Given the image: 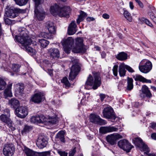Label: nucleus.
Masks as SVG:
<instances>
[{
	"label": "nucleus",
	"mask_w": 156,
	"mask_h": 156,
	"mask_svg": "<svg viewBox=\"0 0 156 156\" xmlns=\"http://www.w3.org/2000/svg\"><path fill=\"white\" fill-rule=\"evenodd\" d=\"M38 123H45L47 122L48 119L43 115H38Z\"/></svg>",
	"instance_id": "36"
},
{
	"label": "nucleus",
	"mask_w": 156,
	"mask_h": 156,
	"mask_svg": "<svg viewBox=\"0 0 156 156\" xmlns=\"http://www.w3.org/2000/svg\"><path fill=\"white\" fill-rule=\"evenodd\" d=\"M118 145L119 147L126 151L127 152H130L133 147L127 140L125 139L119 141L118 142Z\"/></svg>",
	"instance_id": "8"
},
{
	"label": "nucleus",
	"mask_w": 156,
	"mask_h": 156,
	"mask_svg": "<svg viewBox=\"0 0 156 156\" xmlns=\"http://www.w3.org/2000/svg\"><path fill=\"white\" fill-rule=\"evenodd\" d=\"M152 13V10H150V11H149V12H148V14L150 16L151 18V19H154V18H155V16L154 15V14Z\"/></svg>",
	"instance_id": "62"
},
{
	"label": "nucleus",
	"mask_w": 156,
	"mask_h": 156,
	"mask_svg": "<svg viewBox=\"0 0 156 156\" xmlns=\"http://www.w3.org/2000/svg\"><path fill=\"white\" fill-rule=\"evenodd\" d=\"M16 3L20 6L26 4L28 0H14Z\"/></svg>",
	"instance_id": "46"
},
{
	"label": "nucleus",
	"mask_w": 156,
	"mask_h": 156,
	"mask_svg": "<svg viewBox=\"0 0 156 156\" xmlns=\"http://www.w3.org/2000/svg\"><path fill=\"white\" fill-rule=\"evenodd\" d=\"M16 115L19 117L23 118L28 114L27 108L24 106H20L17 108L15 110Z\"/></svg>",
	"instance_id": "11"
},
{
	"label": "nucleus",
	"mask_w": 156,
	"mask_h": 156,
	"mask_svg": "<svg viewBox=\"0 0 156 156\" xmlns=\"http://www.w3.org/2000/svg\"><path fill=\"white\" fill-rule=\"evenodd\" d=\"M134 141L136 146L139 147H141V146L142 145V144L144 143L142 140L138 137L135 138Z\"/></svg>",
	"instance_id": "39"
},
{
	"label": "nucleus",
	"mask_w": 156,
	"mask_h": 156,
	"mask_svg": "<svg viewBox=\"0 0 156 156\" xmlns=\"http://www.w3.org/2000/svg\"><path fill=\"white\" fill-rule=\"evenodd\" d=\"M46 27L50 33L51 34L55 33L56 29L55 26L53 22L51 21H48L46 23Z\"/></svg>",
	"instance_id": "23"
},
{
	"label": "nucleus",
	"mask_w": 156,
	"mask_h": 156,
	"mask_svg": "<svg viewBox=\"0 0 156 156\" xmlns=\"http://www.w3.org/2000/svg\"><path fill=\"white\" fill-rule=\"evenodd\" d=\"M133 80L132 78L128 77L127 78V89L129 90H132L133 87Z\"/></svg>",
	"instance_id": "35"
},
{
	"label": "nucleus",
	"mask_w": 156,
	"mask_h": 156,
	"mask_svg": "<svg viewBox=\"0 0 156 156\" xmlns=\"http://www.w3.org/2000/svg\"><path fill=\"white\" fill-rule=\"evenodd\" d=\"M94 80L91 75H89L85 84V87L86 89H89L88 87V86L93 85L92 88L94 89L95 90L100 86L101 78L99 76V74L97 73H95L94 74Z\"/></svg>",
	"instance_id": "1"
},
{
	"label": "nucleus",
	"mask_w": 156,
	"mask_h": 156,
	"mask_svg": "<svg viewBox=\"0 0 156 156\" xmlns=\"http://www.w3.org/2000/svg\"><path fill=\"white\" fill-rule=\"evenodd\" d=\"M122 136L118 133H114L108 135L106 137L107 141L111 145H114L116 144L117 140L122 138Z\"/></svg>",
	"instance_id": "9"
},
{
	"label": "nucleus",
	"mask_w": 156,
	"mask_h": 156,
	"mask_svg": "<svg viewBox=\"0 0 156 156\" xmlns=\"http://www.w3.org/2000/svg\"><path fill=\"white\" fill-rule=\"evenodd\" d=\"M19 36L18 37V42L25 45L30 44L34 42L29 38L27 34V31L24 28H20L18 30Z\"/></svg>",
	"instance_id": "3"
},
{
	"label": "nucleus",
	"mask_w": 156,
	"mask_h": 156,
	"mask_svg": "<svg viewBox=\"0 0 156 156\" xmlns=\"http://www.w3.org/2000/svg\"><path fill=\"white\" fill-rule=\"evenodd\" d=\"M50 12L53 15L55 16H58L67 18L69 17V12L67 10H50Z\"/></svg>",
	"instance_id": "15"
},
{
	"label": "nucleus",
	"mask_w": 156,
	"mask_h": 156,
	"mask_svg": "<svg viewBox=\"0 0 156 156\" xmlns=\"http://www.w3.org/2000/svg\"><path fill=\"white\" fill-rule=\"evenodd\" d=\"M41 0H34L35 2V9L41 10L43 8L42 5L40 4V2Z\"/></svg>",
	"instance_id": "38"
},
{
	"label": "nucleus",
	"mask_w": 156,
	"mask_h": 156,
	"mask_svg": "<svg viewBox=\"0 0 156 156\" xmlns=\"http://www.w3.org/2000/svg\"><path fill=\"white\" fill-rule=\"evenodd\" d=\"M140 21L144 22L149 26L151 27H153V25L152 23L147 19L144 18H142L141 19H140Z\"/></svg>",
	"instance_id": "50"
},
{
	"label": "nucleus",
	"mask_w": 156,
	"mask_h": 156,
	"mask_svg": "<svg viewBox=\"0 0 156 156\" xmlns=\"http://www.w3.org/2000/svg\"><path fill=\"white\" fill-rule=\"evenodd\" d=\"M141 90L142 92L144 94H145L147 97L150 98L152 97V94L148 89V87L146 86L145 85L143 86L142 87Z\"/></svg>",
	"instance_id": "28"
},
{
	"label": "nucleus",
	"mask_w": 156,
	"mask_h": 156,
	"mask_svg": "<svg viewBox=\"0 0 156 156\" xmlns=\"http://www.w3.org/2000/svg\"><path fill=\"white\" fill-rule=\"evenodd\" d=\"M54 34L48 33L46 32H42L39 35V37H42L48 39H51L53 37L52 34Z\"/></svg>",
	"instance_id": "34"
},
{
	"label": "nucleus",
	"mask_w": 156,
	"mask_h": 156,
	"mask_svg": "<svg viewBox=\"0 0 156 156\" xmlns=\"http://www.w3.org/2000/svg\"><path fill=\"white\" fill-rule=\"evenodd\" d=\"M64 48V51L67 53L69 54L70 53L71 47L65 45H62Z\"/></svg>",
	"instance_id": "52"
},
{
	"label": "nucleus",
	"mask_w": 156,
	"mask_h": 156,
	"mask_svg": "<svg viewBox=\"0 0 156 156\" xmlns=\"http://www.w3.org/2000/svg\"><path fill=\"white\" fill-rule=\"evenodd\" d=\"M115 57L119 60H125L127 58V55L125 53L122 52L116 55Z\"/></svg>",
	"instance_id": "32"
},
{
	"label": "nucleus",
	"mask_w": 156,
	"mask_h": 156,
	"mask_svg": "<svg viewBox=\"0 0 156 156\" xmlns=\"http://www.w3.org/2000/svg\"><path fill=\"white\" fill-rule=\"evenodd\" d=\"M6 83L4 79L0 77V90H4L5 87Z\"/></svg>",
	"instance_id": "41"
},
{
	"label": "nucleus",
	"mask_w": 156,
	"mask_h": 156,
	"mask_svg": "<svg viewBox=\"0 0 156 156\" xmlns=\"http://www.w3.org/2000/svg\"><path fill=\"white\" fill-rule=\"evenodd\" d=\"M58 153L60 156H67L68 155V153L64 151H58Z\"/></svg>",
	"instance_id": "54"
},
{
	"label": "nucleus",
	"mask_w": 156,
	"mask_h": 156,
	"mask_svg": "<svg viewBox=\"0 0 156 156\" xmlns=\"http://www.w3.org/2000/svg\"><path fill=\"white\" fill-rule=\"evenodd\" d=\"M10 116L6 115V114H2L0 116V119L2 122L7 124L10 123L11 121L9 118Z\"/></svg>",
	"instance_id": "31"
},
{
	"label": "nucleus",
	"mask_w": 156,
	"mask_h": 156,
	"mask_svg": "<svg viewBox=\"0 0 156 156\" xmlns=\"http://www.w3.org/2000/svg\"><path fill=\"white\" fill-rule=\"evenodd\" d=\"M62 45L71 47L74 44V40L71 37L63 40L61 42Z\"/></svg>",
	"instance_id": "24"
},
{
	"label": "nucleus",
	"mask_w": 156,
	"mask_h": 156,
	"mask_svg": "<svg viewBox=\"0 0 156 156\" xmlns=\"http://www.w3.org/2000/svg\"><path fill=\"white\" fill-rule=\"evenodd\" d=\"M35 16L39 21L43 20L46 15L44 10H34Z\"/></svg>",
	"instance_id": "20"
},
{
	"label": "nucleus",
	"mask_w": 156,
	"mask_h": 156,
	"mask_svg": "<svg viewBox=\"0 0 156 156\" xmlns=\"http://www.w3.org/2000/svg\"><path fill=\"white\" fill-rule=\"evenodd\" d=\"M80 14L76 20V23L78 24H79L81 22L83 21L84 18L87 16V14L82 10L80 12Z\"/></svg>",
	"instance_id": "29"
},
{
	"label": "nucleus",
	"mask_w": 156,
	"mask_h": 156,
	"mask_svg": "<svg viewBox=\"0 0 156 156\" xmlns=\"http://www.w3.org/2000/svg\"><path fill=\"white\" fill-rule=\"evenodd\" d=\"M136 2L138 3L140 6L141 8L143 7V5L140 0H135Z\"/></svg>",
	"instance_id": "61"
},
{
	"label": "nucleus",
	"mask_w": 156,
	"mask_h": 156,
	"mask_svg": "<svg viewBox=\"0 0 156 156\" xmlns=\"http://www.w3.org/2000/svg\"><path fill=\"white\" fill-rule=\"evenodd\" d=\"M119 73L121 76H125L126 71L125 64L124 63H121L119 66Z\"/></svg>",
	"instance_id": "27"
},
{
	"label": "nucleus",
	"mask_w": 156,
	"mask_h": 156,
	"mask_svg": "<svg viewBox=\"0 0 156 156\" xmlns=\"http://www.w3.org/2000/svg\"><path fill=\"white\" fill-rule=\"evenodd\" d=\"M76 152V148H74L72 151H71L69 153V156H73Z\"/></svg>",
	"instance_id": "57"
},
{
	"label": "nucleus",
	"mask_w": 156,
	"mask_h": 156,
	"mask_svg": "<svg viewBox=\"0 0 156 156\" xmlns=\"http://www.w3.org/2000/svg\"><path fill=\"white\" fill-rule=\"evenodd\" d=\"M124 15L128 20L130 22L132 21V17L130 13L128 12L127 10H125L124 12Z\"/></svg>",
	"instance_id": "45"
},
{
	"label": "nucleus",
	"mask_w": 156,
	"mask_h": 156,
	"mask_svg": "<svg viewBox=\"0 0 156 156\" xmlns=\"http://www.w3.org/2000/svg\"><path fill=\"white\" fill-rule=\"evenodd\" d=\"M100 99L101 101H102L104 99H105L106 97V95L105 94H100Z\"/></svg>",
	"instance_id": "63"
},
{
	"label": "nucleus",
	"mask_w": 156,
	"mask_h": 156,
	"mask_svg": "<svg viewBox=\"0 0 156 156\" xmlns=\"http://www.w3.org/2000/svg\"><path fill=\"white\" fill-rule=\"evenodd\" d=\"M4 20L5 24L6 25H9L12 23L11 20L10 19L5 17L4 18Z\"/></svg>",
	"instance_id": "55"
},
{
	"label": "nucleus",
	"mask_w": 156,
	"mask_h": 156,
	"mask_svg": "<svg viewBox=\"0 0 156 156\" xmlns=\"http://www.w3.org/2000/svg\"><path fill=\"white\" fill-rule=\"evenodd\" d=\"M70 9H72L68 5H65L61 6V5H59L55 3L51 5L49 10H68Z\"/></svg>",
	"instance_id": "18"
},
{
	"label": "nucleus",
	"mask_w": 156,
	"mask_h": 156,
	"mask_svg": "<svg viewBox=\"0 0 156 156\" xmlns=\"http://www.w3.org/2000/svg\"><path fill=\"white\" fill-rule=\"evenodd\" d=\"M47 139L42 136H39L36 142L37 146L40 149H42L46 146L48 144Z\"/></svg>",
	"instance_id": "14"
},
{
	"label": "nucleus",
	"mask_w": 156,
	"mask_h": 156,
	"mask_svg": "<svg viewBox=\"0 0 156 156\" xmlns=\"http://www.w3.org/2000/svg\"><path fill=\"white\" fill-rule=\"evenodd\" d=\"M12 84V83H9L7 85L6 88L4 90V95L5 96L10 97L12 96L11 90Z\"/></svg>",
	"instance_id": "22"
},
{
	"label": "nucleus",
	"mask_w": 156,
	"mask_h": 156,
	"mask_svg": "<svg viewBox=\"0 0 156 156\" xmlns=\"http://www.w3.org/2000/svg\"><path fill=\"white\" fill-rule=\"evenodd\" d=\"M31 44H34V45H36L37 43L35 41H34V42H33L32 43H31V44H30V45ZM23 44V45L25 46L26 50L28 52H34V50L31 47L29 46H28L29 45H25Z\"/></svg>",
	"instance_id": "40"
},
{
	"label": "nucleus",
	"mask_w": 156,
	"mask_h": 156,
	"mask_svg": "<svg viewBox=\"0 0 156 156\" xmlns=\"http://www.w3.org/2000/svg\"><path fill=\"white\" fill-rule=\"evenodd\" d=\"M9 103L12 108H15L19 105V101L14 98H12L9 100Z\"/></svg>",
	"instance_id": "30"
},
{
	"label": "nucleus",
	"mask_w": 156,
	"mask_h": 156,
	"mask_svg": "<svg viewBox=\"0 0 156 156\" xmlns=\"http://www.w3.org/2000/svg\"><path fill=\"white\" fill-rule=\"evenodd\" d=\"M18 89L19 90H20V92H21L24 89V87L23 84H18Z\"/></svg>",
	"instance_id": "58"
},
{
	"label": "nucleus",
	"mask_w": 156,
	"mask_h": 156,
	"mask_svg": "<svg viewBox=\"0 0 156 156\" xmlns=\"http://www.w3.org/2000/svg\"><path fill=\"white\" fill-rule=\"evenodd\" d=\"M83 39L81 38L76 39V46L72 50V51L75 53H84L86 51V49L83 46Z\"/></svg>",
	"instance_id": "6"
},
{
	"label": "nucleus",
	"mask_w": 156,
	"mask_h": 156,
	"mask_svg": "<svg viewBox=\"0 0 156 156\" xmlns=\"http://www.w3.org/2000/svg\"><path fill=\"white\" fill-rule=\"evenodd\" d=\"M133 78L136 81L139 80L144 83H151V80L147 79L140 75H136Z\"/></svg>",
	"instance_id": "26"
},
{
	"label": "nucleus",
	"mask_w": 156,
	"mask_h": 156,
	"mask_svg": "<svg viewBox=\"0 0 156 156\" xmlns=\"http://www.w3.org/2000/svg\"><path fill=\"white\" fill-rule=\"evenodd\" d=\"M118 129L114 126H103L100 127V131L103 133H106L108 132L117 131Z\"/></svg>",
	"instance_id": "17"
},
{
	"label": "nucleus",
	"mask_w": 156,
	"mask_h": 156,
	"mask_svg": "<svg viewBox=\"0 0 156 156\" xmlns=\"http://www.w3.org/2000/svg\"><path fill=\"white\" fill-rule=\"evenodd\" d=\"M7 125L9 128H10L12 131H13L15 130L16 128L14 126V124L12 123L11 121H10V123H8Z\"/></svg>",
	"instance_id": "53"
},
{
	"label": "nucleus",
	"mask_w": 156,
	"mask_h": 156,
	"mask_svg": "<svg viewBox=\"0 0 156 156\" xmlns=\"http://www.w3.org/2000/svg\"><path fill=\"white\" fill-rule=\"evenodd\" d=\"M23 150L27 156H45L50 154V152H35L25 146L24 147Z\"/></svg>",
	"instance_id": "7"
},
{
	"label": "nucleus",
	"mask_w": 156,
	"mask_h": 156,
	"mask_svg": "<svg viewBox=\"0 0 156 156\" xmlns=\"http://www.w3.org/2000/svg\"><path fill=\"white\" fill-rule=\"evenodd\" d=\"M48 52L50 58H57L59 57V51L57 48H51L49 50Z\"/></svg>",
	"instance_id": "19"
},
{
	"label": "nucleus",
	"mask_w": 156,
	"mask_h": 156,
	"mask_svg": "<svg viewBox=\"0 0 156 156\" xmlns=\"http://www.w3.org/2000/svg\"><path fill=\"white\" fill-rule=\"evenodd\" d=\"M118 66L115 65L114 66L112 69L113 74L115 76H117L118 75Z\"/></svg>",
	"instance_id": "51"
},
{
	"label": "nucleus",
	"mask_w": 156,
	"mask_h": 156,
	"mask_svg": "<svg viewBox=\"0 0 156 156\" xmlns=\"http://www.w3.org/2000/svg\"><path fill=\"white\" fill-rule=\"evenodd\" d=\"M102 17L105 19H108L109 18V16L107 13H104L102 15Z\"/></svg>",
	"instance_id": "64"
},
{
	"label": "nucleus",
	"mask_w": 156,
	"mask_h": 156,
	"mask_svg": "<svg viewBox=\"0 0 156 156\" xmlns=\"http://www.w3.org/2000/svg\"><path fill=\"white\" fill-rule=\"evenodd\" d=\"M20 65L14 64L12 65L11 69L13 71L17 72L20 71Z\"/></svg>",
	"instance_id": "47"
},
{
	"label": "nucleus",
	"mask_w": 156,
	"mask_h": 156,
	"mask_svg": "<svg viewBox=\"0 0 156 156\" xmlns=\"http://www.w3.org/2000/svg\"><path fill=\"white\" fill-rule=\"evenodd\" d=\"M15 151V148L12 144H5L3 149V153L5 156H12Z\"/></svg>",
	"instance_id": "10"
},
{
	"label": "nucleus",
	"mask_w": 156,
	"mask_h": 156,
	"mask_svg": "<svg viewBox=\"0 0 156 156\" xmlns=\"http://www.w3.org/2000/svg\"><path fill=\"white\" fill-rule=\"evenodd\" d=\"M6 9L7 10H21L20 9L15 8L12 6H6Z\"/></svg>",
	"instance_id": "59"
},
{
	"label": "nucleus",
	"mask_w": 156,
	"mask_h": 156,
	"mask_svg": "<svg viewBox=\"0 0 156 156\" xmlns=\"http://www.w3.org/2000/svg\"><path fill=\"white\" fill-rule=\"evenodd\" d=\"M140 148L143 151H145L144 152V154H147L150 151V150L148 147L147 145L145 144L144 143L142 144V145L141 146V147Z\"/></svg>",
	"instance_id": "44"
},
{
	"label": "nucleus",
	"mask_w": 156,
	"mask_h": 156,
	"mask_svg": "<svg viewBox=\"0 0 156 156\" xmlns=\"http://www.w3.org/2000/svg\"><path fill=\"white\" fill-rule=\"evenodd\" d=\"M44 94L41 92L36 93L31 98L30 101L35 103L41 102L44 98Z\"/></svg>",
	"instance_id": "16"
},
{
	"label": "nucleus",
	"mask_w": 156,
	"mask_h": 156,
	"mask_svg": "<svg viewBox=\"0 0 156 156\" xmlns=\"http://www.w3.org/2000/svg\"><path fill=\"white\" fill-rule=\"evenodd\" d=\"M126 69L129 72L133 73L134 71L130 66L125 64Z\"/></svg>",
	"instance_id": "56"
},
{
	"label": "nucleus",
	"mask_w": 156,
	"mask_h": 156,
	"mask_svg": "<svg viewBox=\"0 0 156 156\" xmlns=\"http://www.w3.org/2000/svg\"><path fill=\"white\" fill-rule=\"evenodd\" d=\"M19 36L18 37V42L25 45L30 44L34 42L29 38L27 34V31L24 28H20L18 30Z\"/></svg>",
	"instance_id": "2"
},
{
	"label": "nucleus",
	"mask_w": 156,
	"mask_h": 156,
	"mask_svg": "<svg viewBox=\"0 0 156 156\" xmlns=\"http://www.w3.org/2000/svg\"><path fill=\"white\" fill-rule=\"evenodd\" d=\"M89 119L90 122L96 124L102 125L106 123L105 120L101 119L99 116L95 114H91Z\"/></svg>",
	"instance_id": "12"
},
{
	"label": "nucleus",
	"mask_w": 156,
	"mask_h": 156,
	"mask_svg": "<svg viewBox=\"0 0 156 156\" xmlns=\"http://www.w3.org/2000/svg\"><path fill=\"white\" fill-rule=\"evenodd\" d=\"M4 114H6V115L10 116V110L8 109H5L4 110Z\"/></svg>",
	"instance_id": "60"
},
{
	"label": "nucleus",
	"mask_w": 156,
	"mask_h": 156,
	"mask_svg": "<svg viewBox=\"0 0 156 156\" xmlns=\"http://www.w3.org/2000/svg\"><path fill=\"white\" fill-rule=\"evenodd\" d=\"M39 41L41 44V46L43 48L46 47L49 44L48 41L44 39L39 40Z\"/></svg>",
	"instance_id": "42"
},
{
	"label": "nucleus",
	"mask_w": 156,
	"mask_h": 156,
	"mask_svg": "<svg viewBox=\"0 0 156 156\" xmlns=\"http://www.w3.org/2000/svg\"><path fill=\"white\" fill-rule=\"evenodd\" d=\"M103 115L104 117L108 119L115 120L116 117L113 114V110L111 107H107L104 108Z\"/></svg>",
	"instance_id": "13"
},
{
	"label": "nucleus",
	"mask_w": 156,
	"mask_h": 156,
	"mask_svg": "<svg viewBox=\"0 0 156 156\" xmlns=\"http://www.w3.org/2000/svg\"><path fill=\"white\" fill-rule=\"evenodd\" d=\"M76 27L75 21H72L68 27V34L71 35L74 34L76 32Z\"/></svg>",
	"instance_id": "21"
},
{
	"label": "nucleus",
	"mask_w": 156,
	"mask_h": 156,
	"mask_svg": "<svg viewBox=\"0 0 156 156\" xmlns=\"http://www.w3.org/2000/svg\"><path fill=\"white\" fill-rule=\"evenodd\" d=\"M61 82L64 84L66 88H68L70 86V83L67 77H64L61 80Z\"/></svg>",
	"instance_id": "43"
},
{
	"label": "nucleus",
	"mask_w": 156,
	"mask_h": 156,
	"mask_svg": "<svg viewBox=\"0 0 156 156\" xmlns=\"http://www.w3.org/2000/svg\"><path fill=\"white\" fill-rule=\"evenodd\" d=\"M48 119L47 122L51 124H56L58 122V120L55 117H49Z\"/></svg>",
	"instance_id": "37"
},
{
	"label": "nucleus",
	"mask_w": 156,
	"mask_h": 156,
	"mask_svg": "<svg viewBox=\"0 0 156 156\" xmlns=\"http://www.w3.org/2000/svg\"><path fill=\"white\" fill-rule=\"evenodd\" d=\"M19 10H7L5 11V16L14 18L18 15L17 12Z\"/></svg>",
	"instance_id": "25"
},
{
	"label": "nucleus",
	"mask_w": 156,
	"mask_h": 156,
	"mask_svg": "<svg viewBox=\"0 0 156 156\" xmlns=\"http://www.w3.org/2000/svg\"><path fill=\"white\" fill-rule=\"evenodd\" d=\"M64 134V131H61L56 134L55 136V138L57 140H60L61 141L64 142H65Z\"/></svg>",
	"instance_id": "33"
},
{
	"label": "nucleus",
	"mask_w": 156,
	"mask_h": 156,
	"mask_svg": "<svg viewBox=\"0 0 156 156\" xmlns=\"http://www.w3.org/2000/svg\"><path fill=\"white\" fill-rule=\"evenodd\" d=\"M71 61L74 64L71 67V71L69 76V79L73 80L78 74L80 70V67L79 64V60L74 57L71 58Z\"/></svg>",
	"instance_id": "4"
},
{
	"label": "nucleus",
	"mask_w": 156,
	"mask_h": 156,
	"mask_svg": "<svg viewBox=\"0 0 156 156\" xmlns=\"http://www.w3.org/2000/svg\"><path fill=\"white\" fill-rule=\"evenodd\" d=\"M152 64L151 62L146 59L142 60L140 63L139 69L140 72L144 73H148L151 69Z\"/></svg>",
	"instance_id": "5"
},
{
	"label": "nucleus",
	"mask_w": 156,
	"mask_h": 156,
	"mask_svg": "<svg viewBox=\"0 0 156 156\" xmlns=\"http://www.w3.org/2000/svg\"><path fill=\"white\" fill-rule=\"evenodd\" d=\"M38 116H33L31 117L30 119V121L31 122L33 123H38Z\"/></svg>",
	"instance_id": "49"
},
{
	"label": "nucleus",
	"mask_w": 156,
	"mask_h": 156,
	"mask_svg": "<svg viewBox=\"0 0 156 156\" xmlns=\"http://www.w3.org/2000/svg\"><path fill=\"white\" fill-rule=\"evenodd\" d=\"M32 129L31 127L30 126L26 125L25 126L23 129L21 131V133L23 134L24 133L29 132Z\"/></svg>",
	"instance_id": "48"
}]
</instances>
